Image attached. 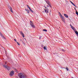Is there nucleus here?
I'll use <instances>...</instances> for the list:
<instances>
[{
  "label": "nucleus",
  "mask_w": 78,
  "mask_h": 78,
  "mask_svg": "<svg viewBox=\"0 0 78 78\" xmlns=\"http://www.w3.org/2000/svg\"><path fill=\"white\" fill-rule=\"evenodd\" d=\"M18 75L19 77L20 78H26V75L22 73H19Z\"/></svg>",
  "instance_id": "1"
},
{
  "label": "nucleus",
  "mask_w": 78,
  "mask_h": 78,
  "mask_svg": "<svg viewBox=\"0 0 78 78\" xmlns=\"http://www.w3.org/2000/svg\"><path fill=\"white\" fill-rule=\"evenodd\" d=\"M3 67L5 68L6 69H7V70H9L11 69V67H10L7 66L5 65H2Z\"/></svg>",
  "instance_id": "2"
},
{
  "label": "nucleus",
  "mask_w": 78,
  "mask_h": 78,
  "mask_svg": "<svg viewBox=\"0 0 78 78\" xmlns=\"http://www.w3.org/2000/svg\"><path fill=\"white\" fill-rule=\"evenodd\" d=\"M45 8H46L45 9H44V10L43 11V13H45L46 12V13H48V9H47V8L45 7V6H44Z\"/></svg>",
  "instance_id": "3"
},
{
  "label": "nucleus",
  "mask_w": 78,
  "mask_h": 78,
  "mask_svg": "<svg viewBox=\"0 0 78 78\" xmlns=\"http://www.w3.org/2000/svg\"><path fill=\"white\" fill-rule=\"evenodd\" d=\"M30 24L31 27H32V28H35V26H34V24L33 23V22L31 21H30Z\"/></svg>",
  "instance_id": "4"
},
{
  "label": "nucleus",
  "mask_w": 78,
  "mask_h": 78,
  "mask_svg": "<svg viewBox=\"0 0 78 78\" xmlns=\"http://www.w3.org/2000/svg\"><path fill=\"white\" fill-rule=\"evenodd\" d=\"M14 71L12 70V71L10 72L9 75L10 76H13V75H14Z\"/></svg>",
  "instance_id": "5"
},
{
  "label": "nucleus",
  "mask_w": 78,
  "mask_h": 78,
  "mask_svg": "<svg viewBox=\"0 0 78 78\" xmlns=\"http://www.w3.org/2000/svg\"><path fill=\"white\" fill-rule=\"evenodd\" d=\"M61 18H62V20L63 22L64 23H65V19H64V17L62 16L61 15V16L60 17Z\"/></svg>",
  "instance_id": "6"
},
{
  "label": "nucleus",
  "mask_w": 78,
  "mask_h": 78,
  "mask_svg": "<svg viewBox=\"0 0 78 78\" xmlns=\"http://www.w3.org/2000/svg\"><path fill=\"white\" fill-rule=\"evenodd\" d=\"M45 1L46 2L48 5L51 8V5H50V3H49L48 1V0H45Z\"/></svg>",
  "instance_id": "7"
},
{
  "label": "nucleus",
  "mask_w": 78,
  "mask_h": 78,
  "mask_svg": "<svg viewBox=\"0 0 78 78\" xmlns=\"http://www.w3.org/2000/svg\"><path fill=\"white\" fill-rule=\"evenodd\" d=\"M27 8H28L29 9L30 11V12H33V10L31 9V8H30V7H29V6L28 5H27Z\"/></svg>",
  "instance_id": "8"
},
{
  "label": "nucleus",
  "mask_w": 78,
  "mask_h": 78,
  "mask_svg": "<svg viewBox=\"0 0 78 78\" xmlns=\"http://www.w3.org/2000/svg\"><path fill=\"white\" fill-rule=\"evenodd\" d=\"M20 34H22L23 37H24L25 36H24V34H23V33L22 32L20 31Z\"/></svg>",
  "instance_id": "9"
},
{
  "label": "nucleus",
  "mask_w": 78,
  "mask_h": 78,
  "mask_svg": "<svg viewBox=\"0 0 78 78\" xmlns=\"http://www.w3.org/2000/svg\"><path fill=\"white\" fill-rule=\"evenodd\" d=\"M9 9H10V11H11V12H12L13 13V12H12V8H11V6H9Z\"/></svg>",
  "instance_id": "10"
},
{
  "label": "nucleus",
  "mask_w": 78,
  "mask_h": 78,
  "mask_svg": "<svg viewBox=\"0 0 78 78\" xmlns=\"http://www.w3.org/2000/svg\"><path fill=\"white\" fill-rule=\"evenodd\" d=\"M69 2H70L72 4V5H73V6H75V7H76V8H77V7H76V5H75V4H74V3H73L71 1H70Z\"/></svg>",
  "instance_id": "11"
},
{
  "label": "nucleus",
  "mask_w": 78,
  "mask_h": 78,
  "mask_svg": "<svg viewBox=\"0 0 78 78\" xmlns=\"http://www.w3.org/2000/svg\"><path fill=\"white\" fill-rule=\"evenodd\" d=\"M64 15L66 17V18H68V15H67L66 14H64Z\"/></svg>",
  "instance_id": "12"
},
{
  "label": "nucleus",
  "mask_w": 78,
  "mask_h": 78,
  "mask_svg": "<svg viewBox=\"0 0 78 78\" xmlns=\"http://www.w3.org/2000/svg\"><path fill=\"white\" fill-rule=\"evenodd\" d=\"M75 10H76V15H77V16H78V12H77V11H76V9H75Z\"/></svg>",
  "instance_id": "13"
},
{
  "label": "nucleus",
  "mask_w": 78,
  "mask_h": 78,
  "mask_svg": "<svg viewBox=\"0 0 78 78\" xmlns=\"http://www.w3.org/2000/svg\"><path fill=\"white\" fill-rule=\"evenodd\" d=\"M72 29H73V30H74V31H76V29H75V28H74V27H73L72 28Z\"/></svg>",
  "instance_id": "14"
},
{
  "label": "nucleus",
  "mask_w": 78,
  "mask_h": 78,
  "mask_svg": "<svg viewBox=\"0 0 78 78\" xmlns=\"http://www.w3.org/2000/svg\"><path fill=\"white\" fill-rule=\"evenodd\" d=\"M44 50H47V48L46 47L44 46Z\"/></svg>",
  "instance_id": "15"
},
{
  "label": "nucleus",
  "mask_w": 78,
  "mask_h": 78,
  "mask_svg": "<svg viewBox=\"0 0 78 78\" xmlns=\"http://www.w3.org/2000/svg\"><path fill=\"white\" fill-rule=\"evenodd\" d=\"M75 33L76 34H77H77H78V31H76L75 32Z\"/></svg>",
  "instance_id": "16"
},
{
  "label": "nucleus",
  "mask_w": 78,
  "mask_h": 78,
  "mask_svg": "<svg viewBox=\"0 0 78 78\" xmlns=\"http://www.w3.org/2000/svg\"><path fill=\"white\" fill-rule=\"evenodd\" d=\"M43 31H46V32H47V30L46 29H43Z\"/></svg>",
  "instance_id": "17"
},
{
  "label": "nucleus",
  "mask_w": 78,
  "mask_h": 78,
  "mask_svg": "<svg viewBox=\"0 0 78 78\" xmlns=\"http://www.w3.org/2000/svg\"><path fill=\"white\" fill-rule=\"evenodd\" d=\"M2 38H3V39H6V38L3 36H2Z\"/></svg>",
  "instance_id": "18"
},
{
  "label": "nucleus",
  "mask_w": 78,
  "mask_h": 78,
  "mask_svg": "<svg viewBox=\"0 0 78 78\" xmlns=\"http://www.w3.org/2000/svg\"><path fill=\"white\" fill-rule=\"evenodd\" d=\"M0 36H1L2 37V36H3V34H2V33H0Z\"/></svg>",
  "instance_id": "19"
},
{
  "label": "nucleus",
  "mask_w": 78,
  "mask_h": 78,
  "mask_svg": "<svg viewBox=\"0 0 78 78\" xmlns=\"http://www.w3.org/2000/svg\"><path fill=\"white\" fill-rule=\"evenodd\" d=\"M30 12V11H29V10H28L27 11V13H29Z\"/></svg>",
  "instance_id": "20"
},
{
  "label": "nucleus",
  "mask_w": 78,
  "mask_h": 78,
  "mask_svg": "<svg viewBox=\"0 0 78 78\" xmlns=\"http://www.w3.org/2000/svg\"><path fill=\"white\" fill-rule=\"evenodd\" d=\"M14 70H15V71H16V72L17 71V69H16L15 68H13Z\"/></svg>",
  "instance_id": "21"
},
{
  "label": "nucleus",
  "mask_w": 78,
  "mask_h": 78,
  "mask_svg": "<svg viewBox=\"0 0 78 78\" xmlns=\"http://www.w3.org/2000/svg\"><path fill=\"white\" fill-rule=\"evenodd\" d=\"M16 43H17V44L18 45H20V44L19 43V42H16Z\"/></svg>",
  "instance_id": "22"
},
{
  "label": "nucleus",
  "mask_w": 78,
  "mask_h": 78,
  "mask_svg": "<svg viewBox=\"0 0 78 78\" xmlns=\"http://www.w3.org/2000/svg\"><path fill=\"white\" fill-rule=\"evenodd\" d=\"M66 69L67 70V71H68V70H69V68H68L67 67H66Z\"/></svg>",
  "instance_id": "23"
},
{
  "label": "nucleus",
  "mask_w": 78,
  "mask_h": 78,
  "mask_svg": "<svg viewBox=\"0 0 78 78\" xmlns=\"http://www.w3.org/2000/svg\"><path fill=\"white\" fill-rule=\"evenodd\" d=\"M14 41H15V42H17V40H16V39H14Z\"/></svg>",
  "instance_id": "24"
},
{
  "label": "nucleus",
  "mask_w": 78,
  "mask_h": 78,
  "mask_svg": "<svg viewBox=\"0 0 78 78\" xmlns=\"http://www.w3.org/2000/svg\"><path fill=\"white\" fill-rule=\"evenodd\" d=\"M59 14H60V17H61V16H62V15H61V13H60V12H59Z\"/></svg>",
  "instance_id": "25"
},
{
  "label": "nucleus",
  "mask_w": 78,
  "mask_h": 78,
  "mask_svg": "<svg viewBox=\"0 0 78 78\" xmlns=\"http://www.w3.org/2000/svg\"><path fill=\"white\" fill-rule=\"evenodd\" d=\"M62 51H65V50H64V49H62Z\"/></svg>",
  "instance_id": "26"
},
{
  "label": "nucleus",
  "mask_w": 78,
  "mask_h": 78,
  "mask_svg": "<svg viewBox=\"0 0 78 78\" xmlns=\"http://www.w3.org/2000/svg\"><path fill=\"white\" fill-rule=\"evenodd\" d=\"M25 10L26 11H27L28 10V9H25Z\"/></svg>",
  "instance_id": "27"
},
{
  "label": "nucleus",
  "mask_w": 78,
  "mask_h": 78,
  "mask_svg": "<svg viewBox=\"0 0 78 78\" xmlns=\"http://www.w3.org/2000/svg\"><path fill=\"white\" fill-rule=\"evenodd\" d=\"M70 25L71 28L73 27L72 26V25H71V24H70Z\"/></svg>",
  "instance_id": "28"
},
{
  "label": "nucleus",
  "mask_w": 78,
  "mask_h": 78,
  "mask_svg": "<svg viewBox=\"0 0 78 78\" xmlns=\"http://www.w3.org/2000/svg\"><path fill=\"white\" fill-rule=\"evenodd\" d=\"M47 7H48V5L47 6Z\"/></svg>",
  "instance_id": "29"
},
{
  "label": "nucleus",
  "mask_w": 78,
  "mask_h": 78,
  "mask_svg": "<svg viewBox=\"0 0 78 78\" xmlns=\"http://www.w3.org/2000/svg\"><path fill=\"white\" fill-rule=\"evenodd\" d=\"M5 64H6V63H5Z\"/></svg>",
  "instance_id": "30"
},
{
  "label": "nucleus",
  "mask_w": 78,
  "mask_h": 78,
  "mask_svg": "<svg viewBox=\"0 0 78 78\" xmlns=\"http://www.w3.org/2000/svg\"><path fill=\"white\" fill-rule=\"evenodd\" d=\"M40 39H41V37H40Z\"/></svg>",
  "instance_id": "31"
},
{
  "label": "nucleus",
  "mask_w": 78,
  "mask_h": 78,
  "mask_svg": "<svg viewBox=\"0 0 78 78\" xmlns=\"http://www.w3.org/2000/svg\"><path fill=\"white\" fill-rule=\"evenodd\" d=\"M4 50H5V49H4Z\"/></svg>",
  "instance_id": "32"
},
{
  "label": "nucleus",
  "mask_w": 78,
  "mask_h": 78,
  "mask_svg": "<svg viewBox=\"0 0 78 78\" xmlns=\"http://www.w3.org/2000/svg\"><path fill=\"white\" fill-rule=\"evenodd\" d=\"M4 50H5V49H4Z\"/></svg>",
  "instance_id": "33"
}]
</instances>
